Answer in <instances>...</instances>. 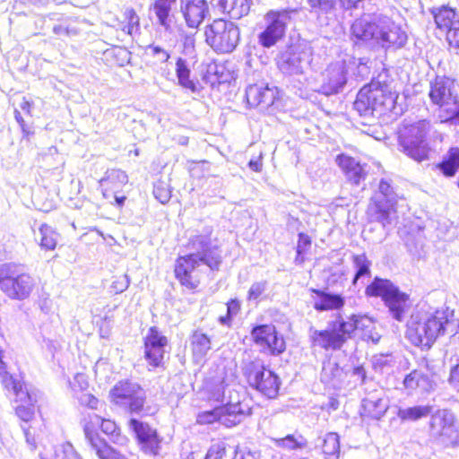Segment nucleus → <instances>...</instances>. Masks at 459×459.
Masks as SVG:
<instances>
[{
    "label": "nucleus",
    "instance_id": "nucleus-1",
    "mask_svg": "<svg viewBox=\"0 0 459 459\" xmlns=\"http://www.w3.org/2000/svg\"><path fill=\"white\" fill-rule=\"evenodd\" d=\"M357 330H361L362 340L377 344L381 335L376 331L373 320L365 315L352 314L344 318L341 314L328 322L324 330L310 329L312 345L325 351H340L354 336Z\"/></svg>",
    "mask_w": 459,
    "mask_h": 459
},
{
    "label": "nucleus",
    "instance_id": "nucleus-2",
    "mask_svg": "<svg viewBox=\"0 0 459 459\" xmlns=\"http://www.w3.org/2000/svg\"><path fill=\"white\" fill-rule=\"evenodd\" d=\"M212 229L206 227L203 233L190 237L187 248L191 252L176 260L175 276L188 290H195L199 285V280L193 273L201 264L212 271H218L222 263L221 251L212 243Z\"/></svg>",
    "mask_w": 459,
    "mask_h": 459
},
{
    "label": "nucleus",
    "instance_id": "nucleus-3",
    "mask_svg": "<svg viewBox=\"0 0 459 459\" xmlns=\"http://www.w3.org/2000/svg\"><path fill=\"white\" fill-rule=\"evenodd\" d=\"M454 311L448 307L435 311H419L407 323V337L415 346L429 349L450 326Z\"/></svg>",
    "mask_w": 459,
    "mask_h": 459
},
{
    "label": "nucleus",
    "instance_id": "nucleus-4",
    "mask_svg": "<svg viewBox=\"0 0 459 459\" xmlns=\"http://www.w3.org/2000/svg\"><path fill=\"white\" fill-rule=\"evenodd\" d=\"M397 97L391 86L378 78L359 91L353 108L366 120L363 124H370L375 118L393 111Z\"/></svg>",
    "mask_w": 459,
    "mask_h": 459
},
{
    "label": "nucleus",
    "instance_id": "nucleus-5",
    "mask_svg": "<svg viewBox=\"0 0 459 459\" xmlns=\"http://www.w3.org/2000/svg\"><path fill=\"white\" fill-rule=\"evenodd\" d=\"M365 293L368 297L381 298L394 320L397 322L406 320L411 309L410 296L390 280L376 276L366 287Z\"/></svg>",
    "mask_w": 459,
    "mask_h": 459
},
{
    "label": "nucleus",
    "instance_id": "nucleus-6",
    "mask_svg": "<svg viewBox=\"0 0 459 459\" xmlns=\"http://www.w3.org/2000/svg\"><path fill=\"white\" fill-rule=\"evenodd\" d=\"M429 130L430 124L427 120L403 126L398 133V150L418 163L428 160L431 152L428 141Z\"/></svg>",
    "mask_w": 459,
    "mask_h": 459
},
{
    "label": "nucleus",
    "instance_id": "nucleus-7",
    "mask_svg": "<svg viewBox=\"0 0 459 459\" xmlns=\"http://www.w3.org/2000/svg\"><path fill=\"white\" fill-rule=\"evenodd\" d=\"M241 371L249 386L267 399H274L279 394L280 377L267 368L259 358L242 360Z\"/></svg>",
    "mask_w": 459,
    "mask_h": 459
},
{
    "label": "nucleus",
    "instance_id": "nucleus-8",
    "mask_svg": "<svg viewBox=\"0 0 459 459\" xmlns=\"http://www.w3.org/2000/svg\"><path fill=\"white\" fill-rule=\"evenodd\" d=\"M311 53L299 46H290L277 57V67L284 75L287 87L301 90L304 85V70L311 60Z\"/></svg>",
    "mask_w": 459,
    "mask_h": 459
},
{
    "label": "nucleus",
    "instance_id": "nucleus-9",
    "mask_svg": "<svg viewBox=\"0 0 459 459\" xmlns=\"http://www.w3.org/2000/svg\"><path fill=\"white\" fill-rule=\"evenodd\" d=\"M429 437L430 442L445 448L459 446V422L450 410L439 409L431 414Z\"/></svg>",
    "mask_w": 459,
    "mask_h": 459
},
{
    "label": "nucleus",
    "instance_id": "nucleus-10",
    "mask_svg": "<svg viewBox=\"0 0 459 459\" xmlns=\"http://www.w3.org/2000/svg\"><path fill=\"white\" fill-rule=\"evenodd\" d=\"M207 45L216 53L233 52L240 40L239 28L232 22L223 19L214 20L204 28Z\"/></svg>",
    "mask_w": 459,
    "mask_h": 459
},
{
    "label": "nucleus",
    "instance_id": "nucleus-11",
    "mask_svg": "<svg viewBox=\"0 0 459 459\" xmlns=\"http://www.w3.org/2000/svg\"><path fill=\"white\" fill-rule=\"evenodd\" d=\"M251 413V408L247 404L239 401L236 403L229 402L222 406L199 412L197 422L199 424L219 422L227 428H231L241 423Z\"/></svg>",
    "mask_w": 459,
    "mask_h": 459
},
{
    "label": "nucleus",
    "instance_id": "nucleus-12",
    "mask_svg": "<svg viewBox=\"0 0 459 459\" xmlns=\"http://www.w3.org/2000/svg\"><path fill=\"white\" fill-rule=\"evenodd\" d=\"M112 403L131 414H140L146 401L144 389L130 380L117 382L110 390Z\"/></svg>",
    "mask_w": 459,
    "mask_h": 459
},
{
    "label": "nucleus",
    "instance_id": "nucleus-13",
    "mask_svg": "<svg viewBox=\"0 0 459 459\" xmlns=\"http://www.w3.org/2000/svg\"><path fill=\"white\" fill-rule=\"evenodd\" d=\"M395 198L393 187L385 179H381L378 192L372 198L368 208V216L370 221L379 222L384 229L391 225L395 213Z\"/></svg>",
    "mask_w": 459,
    "mask_h": 459
},
{
    "label": "nucleus",
    "instance_id": "nucleus-14",
    "mask_svg": "<svg viewBox=\"0 0 459 459\" xmlns=\"http://www.w3.org/2000/svg\"><path fill=\"white\" fill-rule=\"evenodd\" d=\"M128 427L136 439L139 449L144 455L150 456L160 455L163 437L155 428L136 418H131L128 420Z\"/></svg>",
    "mask_w": 459,
    "mask_h": 459
},
{
    "label": "nucleus",
    "instance_id": "nucleus-15",
    "mask_svg": "<svg viewBox=\"0 0 459 459\" xmlns=\"http://www.w3.org/2000/svg\"><path fill=\"white\" fill-rule=\"evenodd\" d=\"M290 13L288 10L269 11L264 15V28L258 34V43L269 48L280 41L285 35Z\"/></svg>",
    "mask_w": 459,
    "mask_h": 459
},
{
    "label": "nucleus",
    "instance_id": "nucleus-16",
    "mask_svg": "<svg viewBox=\"0 0 459 459\" xmlns=\"http://www.w3.org/2000/svg\"><path fill=\"white\" fill-rule=\"evenodd\" d=\"M382 16H362L356 19L350 28V38L358 47L377 48Z\"/></svg>",
    "mask_w": 459,
    "mask_h": 459
},
{
    "label": "nucleus",
    "instance_id": "nucleus-17",
    "mask_svg": "<svg viewBox=\"0 0 459 459\" xmlns=\"http://www.w3.org/2000/svg\"><path fill=\"white\" fill-rule=\"evenodd\" d=\"M11 272V275L2 283V291L11 299H26L34 288V279L23 272L22 264L13 263Z\"/></svg>",
    "mask_w": 459,
    "mask_h": 459
},
{
    "label": "nucleus",
    "instance_id": "nucleus-18",
    "mask_svg": "<svg viewBox=\"0 0 459 459\" xmlns=\"http://www.w3.org/2000/svg\"><path fill=\"white\" fill-rule=\"evenodd\" d=\"M408 41L406 31L390 18L382 16L377 48L385 51H396L405 47Z\"/></svg>",
    "mask_w": 459,
    "mask_h": 459
},
{
    "label": "nucleus",
    "instance_id": "nucleus-19",
    "mask_svg": "<svg viewBox=\"0 0 459 459\" xmlns=\"http://www.w3.org/2000/svg\"><path fill=\"white\" fill-rule=\"evenodd\" d=\"M348 82L346 60L333 63L322 74V82L316 91L325 96L342 92Z\"/></svg>",
    "mask_w": 459,
    "mask_h": 459
},
{
    "label": "nucleus",
    "instance_id": "nucleus-20",
    "mask_svg": "<svg viewBox=\"0 0 459 459\" xmlns=\"http://www.w3.org/2000/svg\"><path fill=\"white\" fill-rule=\"evenodd\" d=\"M251 336L256 345L261 346L273 356L284 352L286 344L273 325H257L251 330Z\"/></svg>",
    "mask_w": 459,
    "mask_h": 459
},
{
    "label": "nucleus",
    "instance_id": "nucleus-21",
    "mask_svg": "<svg viewBox=\"0 0 459 459\" xmlns=\"http://www.w3.org/2000/svg\"><path fill=\"white\" fill-rule=\"evenodd\" d=\"M179 12L188 29L198 30L210 17L207 0H179Z\"/></svg>",
    "mask_w": 459,
    "mask_h": 459
},
{
    "label": "nucleus",
    "instance_id": "nucleus-22",
    "mask_svg": "<svg viewBox=\"0 0 459 459\" xmlns=\"http://www.w3.org/2000/svg\"><path fill=\"white\" fill-rule=\"evenodd\" d=\"M83 432L90 445H95L96 441H102L96 432V428L100 427L101 431L108 436L117 435L118 428L115 421L103 419L95 413H90L82 420Z\"/></svg>",
    "mask_w": 459,
    "mask_h": 459
},
{
    "label": "nucleus",
    "instance_id": "nucleus-23",
    "mask_svg": "<svg viewBox=\"0 0 459 459\" xmlns=\"http://www.w3.org/2000/svg\"><path fill=\"white\" fill-rule=\"evenodd\" d=\"M277 89L271 88L268 85L253 84L246 90V99L248 105L250 107H259L261 109H266L273 106L277 99Z\"/></svg>",
    "mask_w": 459,
    "mask_h": 459
},
{
    "label": "nucleus",
    "instance_id": "nucleus-24",
    "mask_svg": "<svg viewBox=\"0 0 459 459\" xmlns=\"http://www.w3.org/2000/svg\"><path fill=\"white\" fill-rule=\"evenodd\" d=\"M453 82L446 77L437 76L430 82L429 97L434 105L443 107L456 102L452 93Z\"/></svg>",
    "mask_w": 459,
    "mask_h": 459
},
{
    "label": "nucleus",
    "instance_id": "nucleus-25",
    "mask_svg": "<svg viewBox=\"0 0 459 459\" xmlns=\"http://www.w3.org/2000/svg\"><path fill=\"white\" fill-rule=\"evenodd\" d=\"M253 0H211L212 7L227 13L231 19H240L248 14Z\"/></svg>",
    "mask_w": 459,
    "mask_h": 459
},
{
    "label": "nucleus",
    "instance_id": "nucleus-26",
    "mask_svg": "<svg viewBox=\"0 0 459 459\" xmlns=\"http://www.w3.org/2000/svg\"><path fill=\"white\" fill-rule=\"evenodd\" d=\"M311 291L317 296L313 304V307L316 311L338 310L345 304V299L342 294L327 292L317 289H311Z\"/></svg>",
    "mask_w": 459,
    "mask_h": 459
},
{
    "label": "nucleus",
    "instance_id": "nucleus-27",
    "mask_svg": "<svg viewBox=\"0 0 459 459\" xmlns=\"http://www.w3.org/2000/svg\"><path fill=\"white\" fill-rule=\"evenodd\" d=\"M338 166L343 170L347 179L359 186L366 178L363 167L352 157L340 154L336 157Z\"/></svg>",
    "mask_w": 459,
    "mask_h": 459
},
{
    "label": "nucleus",
    "instance_id": "nucleus-28",
    "mask_svg": "<svg viewBox=\"0 0 459 459\" xmlns=\"http://www.w3.org/2000/svg\"><path fill=\"white\" fill-rule=\"evenodd\" d=\"M363 417L372 420H380L388 409L387 401L377 394H370L362 400L361 403Z\"/></svg>",
    "mask_w": 459,
    "mask_h": 459
},
{
    "label": "nucleus",
    "instance_id": "nucleus-29",
    "mask_svg": "<svg viewBox=\"0 0 459 459\" xmlns=\"http://www.w3.org/2000/svg\"><path fill=\"white\" fill-rule=\"evenodd\" d=\"M346 373L336 361L328 359L323 363L321 381L332 385L333 388H341Z\"/></svg>",
    "mask_w": 459,
    "mask_h": 459
},
{
    "label": "nucleus",
    "instance_id": "nucleus-30",
    "mask_svg": "<svg viewBox=\"0 0 459 459\" xmlns=\"http://www.w3.org/2000/svg\"><path fill=\"white\" fill-rule=\"evenodd\" d=\"M431 13L434 17L435 23L439 30H447L453 26H459V15L456 13L455 10L446 6L442 5L437 8L431 9Z\"/></svg>",
    "mask_w": 459,
    "mask_h": 459
},
{
    "label": "nucleus",
    "instance_id": "nucleus-31",
    "mask_svg": "<svg viewBox=\"0 0 459 459\" xmlns=\"http://www.w3.org/2000/svg\"><path fill=\"white\" fill-rule=\"evenodd\" d=\"M34 239L41 249L54 250L57 245L59 234L47 223H41L38 230H33Z\"/></svg>",
    "mask_w": 459,
    "mask_h": 459
},
{
    "label": "nucleus",
    "instance_id": "nucleus-32",
    "mask_svg": "<svg viewBox=\"0 0 459 459\" xmlns=\"http://www.w3.org/2000/svg\"><path fill=\"white\" fill-rule=\"evenodd\" d=\"M176 2L177 0H155L152 4V10L157 17L158 23L165 31L171 30V11Z\"/></svg>",
    "mask_w": 459,
    "mask_h": 459
},
{
    "label": "nucleus",
    "instance_id": "nucleus-33",
    "mask_svg": "<svg viewBox=\"0 0 459 459\" xmlns=\"http://www.w3.org/2000/svg\"><path fill=\"white\" fill-rule=\"evenodd\" d=\"M433 406L429 404L413 405L410 407H400L397 411V417L401 421L414 422L433 414Z\"/></svg>",
    "mask_w": 459,
    "mask_h": 459
},
{
    "label": "nucleus",
    "instance_id": "nucleus-34",
    "mask_svg": "<svg viewBox=\"0 0 459 459\" xmlns=\"http://www.w3.org/2000/svg\"><path fill=\"white\" fill-rule=\"evenodd\" d=\"M403 385L410 391L420 389L421 392H429L432 389V381L427 374L415 369L405 376Z\"/></svg>",
    "mask_w": 459,
    "mask_h": 459
},
{
    "label": "nucleus",
    "instance_id": "nucleus-35",
    "mask_svg": "<svg viewBox=\"0 0 459 459\" xmlns=\"http://www.w3.org/2000/svg\"><path fill=\"white\" fill-rule=\"evenodd\" d=\"M0 380L4 388L12 392L16 396V400L31 399V394L24 390L21 381L15 379L6 369L0 368Z\"/></svg>",
    "mask_w": 459,
    "mask_h": 459
},
{
    "label": "nucleus",
    "instance_id": "nucleus-36",
    "mask_svg": "<svg viewBox=\"0 0 459 459\" xmlns=\"http://www.w3.org/2000/svg\"><path fill=\"white\" fill-rule=\"evenodd\" d=\"M351 261L355 270V273L352 279V285L356 286L359 280L371 276L372 263L365 253L353 255Z\"/></svg>",
    "mask_w": 459,
    "mask_h": 459
},
{
    "label": "nucleus",
    "instance_id": "nucleus-37",
    "mask_svg": "<svg viewBox=\"0 0 459 459\" xmlns=\"http://www.w3.org/2000/svg\"><path fill=\"white\" fill-rule=\"evenodd\" d=\"M193 355L196 359H203L211 350L210 338L201 331H195L190 337Z\"/></svg>",
    "mask_w": 459,
    "mask_h": 459
},
{
    "label": "nucleus",
    "instance_id": "nucleus-38",
    "mask_svg": "<svg viewBox=\"0 0 459 459\" xmlns=\"http://www.w3.org/2000/svg\"><path fill=\"white\" fill-rule=\"evenodd\" d=\"M127 182L128 177L126 172L117 169H108L105 177L100 181L101 186L110 187V190H118Z\"/></svg>",
    "mask_w": 459,
    "mask_h": 459
},
{
    "label": "nucleus",
    "instance_id": "nucleus-39",
    "mask_svg": "<svg viewBox=\"0 0 459 459\" xmlns=\"http://www.w3.org/2000/svg\"><path fill=\"white\" fill-rule=\"evenodd\" d=\"M191 71L186 65V61L181 57L178 58L176 63V74L179 85L191 91H197V83L190 79Z\"/></svg>",
    "mask_w": 459,
    "mask_h": 459
},
{
    "label": "nucleus",
    "instance_id": "nucleus-40",
    "mask_svg": "<svg viewBox=\"0 0 459 459\" xmlns=\"http://www.w3.org/2000/svg\"><path fill=\"white\" fill-rule=\"evenodd\" d=\"M273 442L277 447L287 450H301L307 446V440L300 434H289L284 437L274 438Z\"/></svg>",
    "mask_w": 459,
    "mask_h": 459
},
{
    "label": "nucleus",
    "instance_id": "nucleus-41",
    "mask_svg": "<svg viewBox=\"0 0 459 459\" xmlns=\"http://www.w3.org/2000/svg\"><path fill=\"white\" fill-rule=\"evenodd\" d=\"M323 453L325 459H338L340 456V437L335 432L327 433L323 440Z\"/></svg>",
    "mask_w": 459,
    "mask_h": 459
},
{
    "label": "nucleus",
    "instance_id": "nucleus-42",
    "mask_svg": "<svg viewBox=\"0 0 459 459\" xmlns=\"http://www.w3.org/2000/svg\"><path fill=\"white\" fill-rule=\"evenodd\" d=\"M437 168L446 177L455 176L459 169V149L451 148L448 157L438 163Z\"/></svg>",
    "mask_w": 459,
    "mask_h": 459
},
{
    "label": "nucleus",
    "instance_id": "nucleus-43",
    "mask_svg": "<svg viewBox=\"0 0 459 459\" xmlns=\"http://www.w3.org/2000/svg\"><path fill=\"white\" fill-rule=\"evenodd\" d=\"M307 3L310 8V13L317 16L332 13L336 5V0H307Z\"/></svg>",
    "mask_w": 459,
    "mask_h": 459
},
{
    "label": "nucleus",
    "instance_id": "nucleus-44",
    "mask_svg": "<svg viewBox=\"0 0 459 459\" xmlns=\"http://www.w3.org/2000/svg\"><path fill=\"white\" fill-rule=\"evenodd\" d=\"M19 401L22 404L16 407V415L24 422L30 421L34 417V404L37 402L35 396L31 394V399H22Z\"/></svg>",
    "mask_w": 459,
    "mask_h": 459
},
{
    "label": "nucleus",
    "instance_id": "nucleus-45",
    "mask_svg": "<svg viewBox=\"0 0 459 459\" xmlns=\"http://www.w3.org/2000/svg\"><path fill=\"white\" fill-rule=\"evenodd\" d=\"M347 62V70L349 68L356 67V73L354 74L361 79L366 78L370 73V59L368 57H351Z\"/></svg>",
    "mask_w": 459,
    "mask_h": 459
},
{
    "label": "nucleus",
    "instance_id": "nucleus-46",
    "mask_svg": "<svg viewBox=\"0 0 459 459\" xmlns=\"http://www.w3.org/2000/svg\"><path fill=\"white\" fill-rule=\"evenodd\" d=\"M125 22L122 30L127 35L133 36L140 30V18L133 8L126 9L124 13Z\"/></svg>",
    "mask_w": 459,
    "mask_h": 459
},
{
    "label": "nucleus",
    "instance_id": "nucleus-47",
    "mask_svg": "<svg viewBox=\"0 0 459 459\" xmlns=\"http://www.w3.org/2000/svg\"><path fill=\"white\" fill-rule=\"evenodd\" d=\"M164 353L165 348L144 345V358L153 368L161 366Z\"/></svg>",
    "mask_w": 459,
    "mask_h": 459
},
{
    "label": "nucleus",
    "instance_id": "nucleus-48",
    "mask_svg": "<svg viewBox=\"0 0 459 459\" xmlns=\"http://www.w3.org/2000/svg\"><path fill=\"white\" fill-rule=\"evenodd\" d=\"M100 459H124V457L114 448L103 441H96L91 445Z\"/></svg>",
    "mask_w": 459,
    "mask_h": 459
},
{
    "label": "nucleus",
    "instance_id": "nucleus-49",
    "mask_svg": "<svg viewBox=\"0 0 459 459\" xmlns=\"http://www.w3.org/2000/svg\"><path fill=\"white\" fill-rule=\"evenodd\" d=\"M144 345L165 348L168 345V339L156 326H152L144 338Z\"/></svg>",
    "mask_w": 459,
    "mask_h": 459
},
{
    "label": "nucleus",
    "instance_id": "nucleus-50",
    "mask_svg": "<svg viewBox=\"0 0 459 459\" xmlns=\"http://www.w3.org/2000/svg\"><path fill=\"white\" fill-rule=\"evenodd\" d=\"M154 197L161 204H167L171 198V190L168 182L158 180L153 185Z\"/></svg>",
    "mask_w": 459,
    "mask_h": 459
},
{
    "label": "nucleus",
    "instance_id": "nucleus-51",
    "mask_svg": "<svg viewBox=\"0 0 459 459\" xmlns=\"http://www.w3.org/2000/svg\"><path fill=\"white\" fill-rule=\"evenodd\" d=\"M55 459H81L71 444H65L56 448Z\"/></svg>",
    "mask_w": 459,
    "mask_h": 459
},
{
    "label": "nucleus",
    "instance_id": "nucleus-52",
    "mask_svg": "<svg viewBox=\"0 0 459 459\" xmlns=\"http://www.w3.org/2000/svg\"><path fill=\"white\" fill-rule=\"evenodd\" d=\"M266 288V281L254 282L247 292V299L257 300L259 297L265 291Z\"/></svg>",
    "mask_w": 459,
    "mask_h": 459
},
{
    "label": "nucleus",
    "instance_id": "nucleus-53",
    "mask_svg": "<svg viewBox=\"0 0 459 459\" xmlns=\"http://www.w3.org/2000/svg\"><path fill=\"white\" fill-rule=\"evenodd\" d=\"M226 454V445L223 442H217L210 446L205 457L208 459H221Z\"/></svg>",
    "mask_w": 459,
    "mask_h": 459
},
{
    "label": "nucleus",
    "instance_id": "nucleus-54",
    "mask_svg": "<svg viewBox=\"0 0 459 459\" xmlns=\"http://www.w3.org/2000/svg\"><path fill=\"white\" fill-rule=\"evenodd\" d=\"M149 54L152 55L160 63H165L170 57L169 54L161 47L150 45L147 48Z\"/></svg>",
    "mask_w": 459,
    "mask_h": 459
},
{
    "label": "nucleus",
    "instance_id": "nucleus-55",
    "mask_svg": "<svg viewBox=\"0 0 459 459\" xmlns=\"http://www.w3.org/2000/svg\"><path fill=\"white\" fill-rule=\"evenodd\" d=\"M196 33L197 31H183L180 34L185 51L191 52L195 49Z\"/></svg>",
    "mask_w": 459,
    "mask_h": 459
},
{
    "label": "nucleus",
    "instance_id": "nucleus-56",
    "mask_svg": "<svg viewBox=\"0 0 459 459\" xmlns=\"http://www.w3.org/2000/svg\"><path fill=\"white\" fill-rule=\"evenodd\" d=\"M130 284V280L126 274L121 275L117 277L115 281H113L111 284V289L116 294L122 293L125 291Z\"/></svg>",
    "mask_w": 459,
    "mask_h": 459
},
{
    "label": "nucleus",
    "instance_id": "nucleus-57",
    "mask_svg": "<svg viewBox=\"0 0 459 459\" xmlns=\"http://www.w3.org/2000/svg\"><path fill=\"white\" fill-rule=\"evenodd\" d=\"M298 237H299V239H298V244H297V247H296V252H297L298 257H299L301 255H303L310 247L311 239L307 234H305L303 232H300Z\"/></svg>",
    "mask_w": 459,
    "mask_h": 459
},
{
    "label": "nucleus",
    "instance_id": "nucleus-58",
    "mask_svg": "<svg viewBox=\"0 0 459 459\" xmlns=\"http://www.w3.org/2000/svg\"><path fill=\"white\" fill-rule=\"evenodd\" d=\"M339 3L344 10H358L364 8L365 4H370V0H339Z\"/></svg>",
    "mask_w": 459,
    "mask_h": 459
},
{
    "label": "nucleus",
    "instance_id": "nucleus-59",
    "mask_svg": "<svg viewBox=\"0 0 459 459\" xmlns=\"http://www.w3.org/2000/svg\"><path fill=\"white\" fill-rule=\"evenodd\" d=\"M446 39L450 46L459 48V25L447 29Z\"/></svg>",
    "mask_w": 459,
    "mask_h": 459
},
{
    "label": "nucleus",
    "instance_id": "nucleus-60",
    "mask_svg": "<svg viewBox=\"0 0 459 459\" xmlns=\"http://www.w3.org/2000/svg\"><path fill=\"white\" fill-rule=\"evenodd\" d=\"M79 402L82 405L92 410H96L100 403L99 399L91 394H82L79 398Z\"/></svg>",
    "mask_w": 459,
    "mask_h": 459
},
{
    "label": "nucleus",
    "instance_id": "nucleus-61",
    "mask_svg": "<svg viewBox=\"0 0 459 459\" xmlns=\"http://www.w3.org/2000/svg\"><path fill=\"white\" fill-rule=\"evenodd\" d=\"M449 382L451 385L459 392V362L450 370Z\"/></svg>",
    "mask_w": 459,
    "mask_h": 459
},
{
    "label": "nucleus",
    "instance_id": "nucleus-62",
    "mask_svg": "<svg viewBox=\"0 0 459 459\" xmlns=\"http://www.w3.org/2000/svg\"><path fill=\"white\" fill-rule=\"evenodd\" d=\"M13 263H4L0 264V289L2 290V283L11 275V269L13 268Z\"/></svg>",
    "mask_w": 459,
    "mask_h": 459
},
{
    "label": "nucleus",
    "instance_id": "nucleus-63",
    "mask_svg": "<svg viewBox=\"0 0 459 459\" xmlns=\"http://www.w3.org/2000/svg\"><path fill=\"white\" fill-rule=\"evenodd\" d=\"M240 310V302L234 299H230L227 303V313L230 315V316L234 317Z\"/></svg>",
    "mask_w": 459,
    "mask_h": 459
},
{
    "label": "nucleus",
    "instance_id": "nucleus-64",
    "mask_svg": "<svg viewBox=\"0 0 459 459\" xmlns=\"http://www.w3.org/2000/svg\"><path fill=\"white\" fill-rule=\"evenodd\" d=\"M232 459H259V455L256 452H242L236 449Z\"/></svg>",
    "mask_w": 459,
    "mask_h": 459
}]
</instances>
